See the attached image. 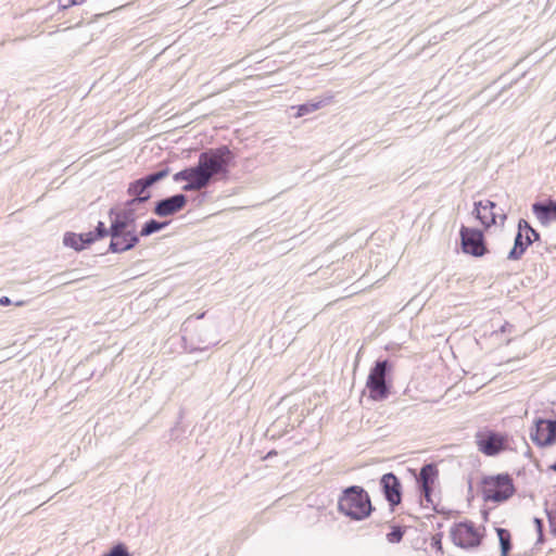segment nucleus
I'll return each instance as SVG.
<instances>
[{
  "instance_id": "1",
  "label": "nucleus",
  "mask_w": 556,
  "mask_h": 556,
  "mask_svg": "<svg viewBox=\"0 0 556 556\" xmlns=\"http://www.w3.org/2000/svg\"><path fill=\"white\" fill-rule=\"evenodd\" d=\"M233 159L235 155L227 146L203 151L195 163L203 189L214 181L227 178Z\"/></svg>"
},
{
  "instance_id": "2",
  "label": "nucleus",
  "mask_w": 556,
  "mask_h": 556,
  "mask_svg": "<svg viewBox=\"0 0 556 556\" xmlns=\"http://www.w3.org/2000/svg\"><path fill=\"white\" fill-rule=\"evenodd\" d=\"M368 492L361 485H350L342 490L338 498V510L351 520L361 521L374 511Z\"/></svg>"
},
{
  "instance_id": "3",
  "label": "nucleus",
  "mask_w": 556,
  "mask_h": 556,
  "mask_svg": "<svg viewBox=\"0 0 556 556\" xmlns=\"http://www.w3.org/2000/svg\"><path fill=\"white\" fill-rule=\"evenodd\" d=\"M394 364L389 358H378L371 366L366 380L368 396L382 402L389 397L393 388Z\"/></svg>"
},
{
  "instance_id": "4",
  "label": "nucleus",
  "mask_w": 556,
  "mask_h": 556,
  "mask_svg": "<svg viewBox=\"0 0 556 556\" xmlns=\"http://www.w3.org/2000/svg\"><path fill=\"white\" fill-rule=\"evenodd\" d=\"M481 483L484 502L500 504L508 501L516 492L513 478L507 472L483 477Z\"/></svg>"
},
{
  "instance_id": "5",
  "label": "nucleus",
  "mask_w": 556,
  "mask_h": 556,
  "mask_svg": "<svg viewBox=\"0 0 556 556\" xmlns=\"http://www.w3.org/2000/svg\"><path fill=\"white\" fill-rule=\"evenodd\" d=\"M475 438L479 451L486 456H496L508 448V435L495 430H479Z\"/></svg>"
},
{
  "instance_id": "6",
  "label": "nucleus",
  "mask_w": 556,
  "mask_h": 556,
  "mask_svg": "<svg viewBox=\"0 0 556 556\" xmlns=\"http://www.w3.org/2000/svg\"><path fill=\"white\" fill-rule=\"evenodd\" d=\"M530 439L538 447L556 444V419L536 417L530 428Z\"/></svg>"
},
{
  "instance_id": "7",
  "label": "nucleus",
  "mask_w": 556,
  "mask_h": 556,
  "mask_svg": "<svg viewBox=\"0 0 556 556\" xmlns=\"http://www.w3.org/2000/svg\"><path fill=\"white\" fill-rule=\"evenodd\" d=\"M451 539L456 546L469 549L481 544L482 534L479 533L472 521L466 520L452 527Z\"/></svg>"
},
{
  "instance_id": "8",
  "label": "nucleus",
  "mask_w": 556,
  "mask_h": 556,
  "mask_svg": "<svg viewBox=\"0 0 556 556\" xmlns=\"http://www.w3.org/2000/svg\"><path fill=\"white\" fill-rule=\"evenodd\" d=\"M459 235L464 253L475 257H480L488 252L482 230L478 228L462 226Z\"/></svg>"
},
{
  "instance_id": "9",
  "label": "nucleus",
  "mask_w": 556,
  "mask_h": 556,
  "mask_svg": "<svg viewBox=\"0 0 556 556\" xmlns=\"http://www.w3.org/2000/svg\"><path fill=\"white\" fill-rule=\"evenodd\" d=\"M477 219L485 227L489 228L492 225H503L506 220V214L503 208H498L497 204L491 200L475 202V208L472 212Z\"/></svg>"
},
{
  "instance_id": "10",
  "label": "nucleus",
  "mask_w": 556,
  "mask_h": 556,
  "mask_svg": "<svg viewBox=\"0 0 556 556\" xmlns=\"http://www.w3.org/2000/svg\"><path fill=\"white\" fill-rule=\"evenodd\" d=\"M137 208L132 204L129 205L127 201L122 210L111 207L108 214L112 223V230H136Z\"/></svg>"
},
{
  "instance_id": "11",
  "label": "nucleus",
  "mask_w": 556,
  "mask_h": 556,
  "mask_svg": "<svg viewBox=\"0 0 556 556\" xmlns=\"http://www.w3.org/2000/svg\"><path fill=\"white\" fill-rule=\"evenodd\" d=\"M379 485L391 510H394V508L401 504L403 497L401 480L393 472H387L381 476Z\"/></svg>"
},
{
  "instance_id": "12",
  "label": "nucleus",
  "mask_w": 556,
  "mask_h": 556,
  "mask_svg": "<svg viewBox=\"0 0 556 556\" xmlns=\"http://www.w3.org/2000/svg\"><path fill=\"white\" fill-rule=\"evenodd\" d=\"M438 476L437 465L434 463H427L420 468L419 475L416 477L421 500H425L427 503H432V492Z\"/></svg>"
},
{
  "instance_id": "13",
  "label": "nucleus",
  "mask_w": 556,
  "mask_h": 556,
  "mask_svg": "<svg viewBox=\"0 0 556 556\" xmlns=\"http://www.w3.org/2000/svg\"><path fill=\"white\" fill-rule=\"evenodd\" d=\"M140 242V235L136 230H112L108 252L124 253L132 250Z\"/></svg>"
},
{
  "instance_id": "14",
  "label": "nucleus",
  "mask_w": 556,
  "mask_h": 556,
  "mask_svg": "<svg viewBox=\"0 0 556 556\" xmlns=\"http://www.w3.org/2000/svg\"><path fill=\"white\" fill-rule=\"evenodd\" d=\"M188 198L184 193H176L161 199L154 203L153 213L159 217L172 216L185 208Z\"/></svg>"
},
{
  "instance_id": "15",
  "label": "nucleus",
  "mask_w": 556,
  "mask_h": 556,
  "mask_svg": "<svg viewBox=\"0 0 556 556\" xmlns=\"http://www.w3.org/2000/svg\"><path fill=\"white\" fill-rule=\"evenodd\" d=\"M151 188L152 186L149 185L143 177L129 182L127 188V194L130 197L127 200L129 205L132 204L139 207L141 204L148 202L152 198Z\"/></svg>"
},
{
  "instance_id": "16",
  "label": "nucleus",
  "mask_w": 556,
  "mask_h": 556,
  "mask_svg": "<svg viewBox=\"0 0 556 556\" xmlns=\"http://www.w3.org/2000/svg\"><path fill=\"white\" fill-rule=\"evenodd\" d=\"M531 210L542 226L547 227L552 223H556V200L547 198L542 201H535Z\"/></svg>"
},
{
  "instance_id": "17",
  "label": "nucleus",
  "mask_w": 556,
  "mask_h": 556,
  "mask_svg": "<svg viewBox=\"0 0 556 556\" xmlns=\"http://www.w3.org/2000/svg\"><path fill=\"white\" fill-rule=\"evenodd\" d=\"M173 179L175 182L186 181V185L182 186V190L186 192L203 189L195 164L177 172Z\"/></svg>"
},
{
  "instance_id": "18",
  "label": "nucleus",
  "mask_w": 556,
  "mask_h": 556,
  "mask_svg": "<svg viewBox=\"0 0 556 556\" xmlns=\"http://www.w3.org/2000/svg\"><path fill=\"white\" fill-rule=\"evenodd\" d=\"M92 243L93 242L91 239V235H88V232L76 233L67 231L63 236V244L65 247L74 249L75 251H81L91 245Z\"/></svg>"
},
{
  "instance_id": "19",
  "label": "nucleus",
  "mask_w": 556,
  "mask_h": 556,
  "mask_svg": "<svg viewBox=\"0 0 556 556\" xmlns=\"http://www.w3.org/2000/svg\"><path fill=\"white\" fill-rule=\"evenodd\" d=\"M530 245V238L528 236H525L522 230H519V226L517 225V233L514 239V245L508 252L507 258L510 261L520 260Z\"/></svg>"
},
{
  "instance_id": "20",
  "label": "nucleus",
  "mask_w": 556,
  "mask_h": 556,
  "mask_svg": "<svg viewBox=\"0 0 556 556\" xmlns=\"http://www.w3.org/2000/svg\"><path fill=\"white\" fill-rule=\"evenodd\" d=\"M168 224L169 222H160L157 219L150 218L141 226L140 231L137 233L140 235V237H149L155 232L163 230L165 227L168 226Z\"/></svg>"
},
{
  "instance_id": "21",
  "label": "nucleus",
  "mask_w": 556,
  "mask_h": 556,
  "mask_svg": "<svg viewBox=\"0 0 556 556\" xmlns=\"http://www.w3.org/2000/svg\"><path fill=\"white\" fill-rule=\"evenodd\" d=\"M496 533L501 547V556H508L513 548L510 532L505 528H496Z\"/></svg>"
},
{
  "instance_id": "22",
  "label": "nucleus",
  "mask_w": 556,
  "mask_h": 556,
  "mask_svg": "<svg viewBox=\"0 0 556 556\" xmlns=\"http://www.w3.org/2000/svg\"><path fill=\"white\" fill-rule=\"evenodd\" d=\"M73 274H74V271H63V273L53 275L50 278L49 282L54 286H65V285H71V283H74V282H77V281H80L84 279L83 277H72Z\"/></svg>"
},
{
  "instance_id": "23",
  "label": "nucleus",
  "mask_w": 556,
  "mask_h": 556,
  "mask_svg": "<svg viewBox=\"0 0 556 556\" xmlns=\"http://www.w3.org/2000/svg\"><path fill=\"white\" fill-rule=\"evenodd\" d=\"M88 235H91L92 242H96L97 240L103 239L105 237L112 236V223L110 224V227H106L105 224L102 220H99L94 230L89 231Z\"/></svg>"
},
{
  "instance_id": "24",
  "label": "nucleus",
  "mask_w": 556,
  "mask_h": 556,
  "mask_svg": "<svg viewBox=\"0 0 556 556\" xmlns=\"http://www.w3.org/2000/svg\"><path fill=\"white\" fill-rule=\"evenodd\" d=\"M519 230H522L525 236H528L531 240V244L541 240V235L535 230L528 220L520 218L518 222Z\"/></svg>"
},
{
  "instance_id": "25",
  "label": "nucleus",
  "mask_w": 556,
  "mask_h": 556,
  "mask_svg": "<svg viewBox=\"0 0 556 556\" xmlns=\"http://www.w3.org/2000/svg\"><path fill=\"white\" fill-rule=\"evenodd\" d=\"M170 173V169L168 166H162L155 172L149 173L143 176L144 180L149 182L152 187L161 181L162 179L166 178Z\"/></svg>"
},
{
  "instance_id": "26",
  "label": "nucleus",
  "mask_w": 556,
  "mask_h": 556,
  "mask_svg": "<svg viewBox=\"0 0 556 556\" xmlns=\"http://www.w3.org/2000/svg\"><path fill=\"white\" fill-rule=\"evenodd\" d=\"M323 105V101H308L306 103L296 106L295 116L301 117L319 110Z\"/></svg>"
},
{
  "instance_id": "27",
  "label": "nucleus",
  "mask_w": 556,
  "mask_h": 556,
  "mask_svg": "<svg viewBox=\"0 0 556 556\" xmlns=\"http://www.w3.org/2000/svg\"><path fill=\"white\" fill-rule=\"evenodd\" d=\"M102 556H131V554L125 543L118 542Z\"/></svg>"
},
{
  "instance_id": "28",
  "label": "nucleus",
  "mask_w": 556,
  "mask_h": 556,
  "mask_svg": "<svg viewBox=\"0 0 556 556\" xmlns=\"http://www.w3.org/2000/svg\"><path fill=\"white\" fill-rule=\"evenodd\" d=\"M405 534V528L402 526H392L391 531L387 534L390 543H400Z\"/></svg>"
},
{
  "instance_id": "29",
  "label": "nucleus",
  "mask_w": 556,
  "mask_h": 556,
  "mask_svg": "<svg viewBox=\"0 0 556 556\" xmlns=\"http://www.w3.org/2000/svg\"><path fill=\"white\" fill-rule=\"evenodd\" d=\"M545 511L548 519L551 532L553 535L556 536V510H548L546 508Z\"/></svg>"
},
{
  "instance_id": "30",
  "label": "nucleus",
  "mask_w": 556,
  "mask_h": 556,
  "mask_svg": "<svg viewBox=\"0 0 556 556\" xmlns=\"http://www.w3.org/2000/svg\"><path fill=\"white\" fill-rule=\"evenodd\" d=\"M442 538H443V533L442 532L435 533L434 535H432L431 543H430L431 547L435 548L440 553H443V551H442Z\"/></svg>"
},
{
  "instance_id": "31",
  "label": "nucleus",
  "mask_w": 556,
  "mask_h": 556,
  "mask_svg": "<svg viewBox=\"0 0 556 556\" xmlns=\"http://www.w3.org/2000/svg\"><path fill=\"white\" fill-rule=\"evenodd\" d=\"M85 0H60L59 1V5L61 9L65 10V9H68L73 5H76V4H80L83 3Z\"/></svg>"
},
{
  "instance_id": "32",
  "label": "nucleus",
  "mask_w": 556,
  "mask_h": 556,
  "mask_svg": "<svg viewBox=\"0 0 556 556\" xmlns=\"http://www.w3.org/2000/svg\"><path fill=\"white\" fill-rule=\"evenodd\" d=\"M533 522H534V525H535V529H536V531H538L539 535H540V536H542V534H543V529H544V522H543V520H542L541 518L535 517V518L533 519Z\"/></svg>"
},
{
  "instance_id": "33",
  "label": "nucleus",
  "mask_w": 556,
  "mask_h": 556,
  "mask_svg": "<svg viewBox=\"0 0 556 556\" xmlns=\"http://www.w3.org/2000/svg\"><path fill=\"white\" fill-rule=\"evenodd\" d=\"M513 328H514V326H513L511 324H509V323H507V321H506V323L501 327L500 331H501V332H503V333L511 332Z\"/></svg>"
},
{
  "instance_id": "34",
  "label": "nucleus",
  "mask_w": 556,
  "mask_h": 556,
  "mask_svg": "<svg viewBox=\"0 0 556 556\" xmlns=\"http://www.w3.org/2000/svg\"><path fill=\"white\" fill-rule=\"evenodd\" d=\"M10 304H12V301H11V299L9 296L3 295V296L0 298V305L1 306H8Z\"/></svg>"
},
{
  "instance_id": "35",
  "label": "nucleus",
  "mask_w": 556,
  "mask_h": 556,
  "mask_svg": "<svg viewBox=\"0 0 556 556\" xmlns=\"http://www.w3.org/2000/svg\"><path fill=\"white\" fill-rule=\"evenodd\" d=\"M549 469L556 472V462L549 466Z\"/></svg>"
},
{
  "instance_id": "36",
  "label": "nucleus",
  "mask_w": 556,
  "mask_h": 556,
  "mask_svg": "<svg viewBox=\"0 0 556 556\" xmlns=\"http://www.w3.org/2000/svg\"><path fill=\"white\" fill-rule=\"evenodd\" d=\"M526 456H528V457H531V456H532V452H531V450H530V447H529V446H528V451H527V453H526Z\"/></svg>"
},
{
  "instance_id": "37",
  "label": "nucleus",
  "mask_w": 556,
  "mask_h": 556,
  "mask_svg": "<svg viewBox=\"0 0 556 556\" xmlns=\"http://www.w3.org/2000/svg\"><path fill=\"white\" fill-rule=\"evenodd\" d=\"M274 454H276V452L271 451L267 454L266 458L270 457V456H274Z\"/></svg>"
},
{
  "instance_id": "38",
  "label": "nucleus",
  "mask_w": 556,
  "mask_h": 556,
  "mask_svg": "<svg viewBox=\"0 0 556 556\" xmlns=\"http://www.w3.org/2000/svg\"><path fill=\"white\" fill-rule=\"evenodd\" d=\"M23 304H24L23 301H18V302L15 303L16 306H22Z\"/></svg>"
},
{
  "instance_id": "39",
  "label": "nucleus",
  "mask_w": 556,
  "mask_h": 556,
  "mask_svg": "<svg viewBox=\"0 0 556 556\" xmlns=\"http://www.w3.org/2000/svg\"><path fill=\"white\" fill-rule=\"evenodd\" d=\"M203 317H204V313L197 316L198 319L203 318Z\"/></svg>"
}]
</instances>
